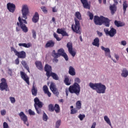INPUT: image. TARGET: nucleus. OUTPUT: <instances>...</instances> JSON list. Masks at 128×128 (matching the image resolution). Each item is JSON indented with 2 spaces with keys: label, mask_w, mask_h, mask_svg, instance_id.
Listing matches in <instances>:
<instances>
[{
  "label": "nucleus",
  "mask_w": 128,
  "mask_h": 128,
  "mask_svg": "<svg viewBox=\"0 0 128 128\" xmlns=\"http://www.w3.org/2000/svg\"><path fill=\"white\" fill-rule=\"evenodd\" d=\"M78 118H80V120H84V118H86V115L84 114H80L78 116Z\"/></svg>",
  "instance_id": "49530a36"
},
{
  "label": "nucleus",
  "mask_w": 128,
  "mask_h": 128,
  "mask_svg": "<svg viewBox=\"0 0 128 128\" xmlns=\"http://www.w3.org/2000/svg\"><path fill=\"white\" fill-rule=\"evenodd\" d=\"M52 56L54 58H58V56H60V55L58 53L56 52L55 50H53L52 52Z\"/></svg>",
  "instance_id": "58836bf2"
},
{
  "label": "nucleus",
  "mask_w": 128,
  "mask_h": 128,
  "mask_svg": "<svg viewBox=\"0 0 128 128\" xmlns=\"http://www.w3.org/2000/svg\"><path fill=\"white\" fill-rule=\"evenodd\" d=\"M96 122H94L92 125L91 128H96Z\"/></svg>",
  "instance_id": "680f3d73"
},
{
  "label": "nucleus",
  "mask_w": 128,
  "mask_h": 128,
  "mask_svg": "<svg viewBox=\"0 0 128 128\" xmlns=\"http://www.w3.org/2000/svg\"><path fill=\"white\" fill-rule=\"evenodd\" d=\"M58 52L60 56H63L64 58L66 60H68V54H66V53L64 52V48H61L58 50Z\"/></svg>",
  "instance_id": "4468645a"
},
{
  "label": "nucleus",
  "mask_w": 128,
  "mask_h": 128,
  "mask_svg": "<svg viewBox=\"0 0 128 128\" xmlns=\"http://www.w3.org/2000/svg\"><path fill=\"white\" fill-rule=\"evenodd\" d=\"M54 110H55L56 114H58V112H60V106L58 104H55Z\"/></svg>",
  "instance_id": "473e14b6"
},
{
  "label": "nucleus",
  "mask_w": 128,
  "mask_h": 128,
  "mask_svg": "<svg viewBox=\"0 0 128 128\" xmlns=\"http://www.w3.org/2000/svg\"><path fill=\"white\" fill-rule=\"evenodd\" d=\"M66 46L68 48L69 54H70L74 58V56H76V52L72 50V43L68 42L66 44Z\"/></svg>",
  "instance_id": "1a4fd4ad"
},
{
  "label": "nucleus",
  "mask_w": 128,
  "mask_h": 128,
  "mask_svg": "<svg viewBox=\"0 0 128 128\" xmlns=\"http://www.w3.org/2000/svg\"><path fill=\"white\" fill-rule=\"evenodd\" d=\"M20 75L22 78L23 79L24 82H26L28 86H30V78H28L26 74L22 71H21L20 72Z\"/></svg>",
  "instance_id": "9b49d317"
},
{
  "label": "nucleus",
  "mask_w": 128,
  "mask_h": 128,
  "mask_svg": "<svg viewBox=\"0 0 128 128\" xmlns=\"http://www.w3.org/2000/svg\"><path fill=\"white\" fill-rule=\"evenodd\" d=\"M76 108L78 109V110L82 108V103L80 102V100H78L76 102Z\"/></svg>",
  "instance_id": "4c0bfd02"
},
{
  "label": "nucleus",
  "mask_w": 128,
  "mask_h": 128,
  "mask_svg": "<svg viewBox=\"0 0 128 128\" xmlns=\"http://www.w3.org/2000/svg\"><path fill=\"white\" fill-rule=\"evenodd\" d=\"M42 90L45 94H47L48 98H50V96H52V94L50 93V90H48V87L46 85H44L43 86Z\"/></svg>",
  "instance_id": "a211bd4d"
},
{
  "label": "nucleus",
  "mask_w": 128,
  "mask_h": 128,
  "mask_svg": "<svg viewBox=\"0 0 128 128\" xmlns=\"http://www.w3.org/2000/svg\"><path fill=\"white\" fill-rule=\"evenodd\" d=\"M121 76L122 78H127L128 76V70L126 68H124L122 70Z\"/></svg>",
  "instance_id": "c85d7f7f"
},
{
  "label": "nucleus",
  "mask_w": 128,
  "mask_h": 128,
  "mask_svg": "<svg viewBox=\"0 0 128 128\" xmlns=\"http://www.w3.org/2000/svg\"><path fill=\"white\" fill-rule=\"evenodd\" d=\"M92 44L94 46H97V48L100 47V38H96L94 40L93 42H92Z\"/></svg>",
  "instance_id": "393cba45"
},
{
  "label": "nucleus",
  "mask_w": 128,
  "mask_h": 128,
  "mask_svg": "<svg viewBox=\"0 0 128 128\" xmlns=\"http://www.w3.org/2000/svg\"><path fill=\"white\" fill-rule=\"evenodd\" d=\"M64 82L66 86H70V78L68 76L64 77Z\"/></svg>",
  "instance_id": "c9c22d12"
},
{
  "label": "nucleus",
  "mask_w": 128,
  "mask_h": 128,
  "mask_svg": "<svg viewBox=\"0 0 128 128\" xmlns=\"http://www.w3.org/2000/svg\"><path fill=\"white\" fill-rule=\"evenodd\" d=\"M78 110H79L78 109L76 108H74L70 110V114H78Z\"/></svg>",
  "instance_id": "79ce46f5"
},
{
  "label": "nucleus",
  "mask_w": 128,
  "mask_h": 128,
  "mask_svg": "<svg viewBox=\"0 0 128 128\" xmlns=\"http://www.w3.org/2000/svg\"><path fill=\"white\" fill-rule=\"evenodd\" d=\"M8 74L12 76V69H8Z\"/></svg>",
  "instance_id": "13d9d810"
},
{
  "label": "nucleus",
  "mask_w": 128,
  "mask_h": 128,
  "mask_svg": "<svg viewBox=\"0 0 128 128\" xmlns=\"http://www.w3.org/2000/svg\"><path fill=\"white\" fill-rule=\"evenodd\" d=\"M104 120L105 122H106V123L110 126H112V122H110V118L106 116H104Z\"/></svg>",
  "instance_id": "f704fd0d"
},
{
  "label": "nucleus",
  "mask_w": 128,
  "mask_h": 128,
  "mask_svg": "<svg viewBox=\"0 0 128 128\" xmlns=\"http://www.w3.org/2000/svg\"><path fill=\"white\" fill-rule=\"evenodd\" d=\"M116 30L114 28L110 27V30L109 31L108 36H110V38H112V37L114 36H116Z\"/></svg>",
  "instance_id": "5701e85b"
},
{
  "label": "nucleus",
  "mask_w": 128,
  "mask_h": 128,
  "mask_svg": "<svg viewBox=\"0 0 128 128\" xmlns=\"http://www.w3.org/2000/svg\"><path fill=\"white\" fill-rule=\"evenodd\" d=\"M31 92L32 96H36V94H38V88L34 86V84H33Z\"/></svg>",
  "instance_id": "bb28decb"
},
{
  "label": "nucleus",
  "mask_w": 128,
  "mask_h": 128,
  "mask_svg": "<svg viewBox=\"0 0 128 128\" xmlns=\"http://www.w3.org/2000/svg\"><path fill=\"white\" fill-rule=\"evenodd\" d=\"M122 6L124 12V14H126V8H128V1H126V0H124Z\"/></svg>",
  "instance_id": "2f4dec72"
},
{
  "label": "nucleus",
  "mask_w": 128,
  "mask_h": 128,
  "mask_svg": "<svg viewBox=\"0 0 128 128\" xmlns=\"http://www.w3.org/2000/svg\"><path fill=\"white\" fill-rule=\"evenodd\" d=\"M53 36H54V38H56V40H57L58 42H60V41L62 40V38H60L58 37V34H56V33L54 32L53 34Z\"/></svg>",
  "instance_id": "a19ab883"
},
{
  "label": "nucleus",
  "mask_w": 128,
  "mask_h": 128,
  "mask_svg": "<svg viewBox=\"0 0 128 128\" xmlns=\"http://www.w3.org/2000/svg\"><path fill=\"white\" fill-rule=\"evenodd\" d=\"M39 20L40 15L38 14V12H36L32 18V22H34V24H36V22H38Z\"/></svg>",
  "instance_id": "412c9836"
},
{
  "label": "nucleus",
  "mask_w": 128,
  "mask_h": 128,
  "mask_svg": "<svg viewBox=\"0 0 128 128\" xmlns=\"http://www.w3.org/2000/svg\"><path fill=\"white\" fill-rule=\"evenodd\" d=\"M68 73L70 74V76H76V70L74 67L70 66L69 68Z\"/></svg>",
  "instance_id": "7c9ffc66"
},
{
  "label": "nucleus",
  "mask_w": 128,
  "mask_h": 128,
  "mask_svg": "<svg viewBox=\"0 0 128 128\" xmlns=\"http://www.w3.org/2000/svg\"><path fill=\"white\" fill-rule=\"evenodd\" d=\"M126 26V24L124 22H120L119 23V28L120 26Z\"/></svg>",
  "instance_id": "4d7b16f0"
},
{
  "label": "nucleus",
  "mask_w": 128,
  "mask_h": 128,
  "mask_svg": "<svg viewBox=\"0 0 128 128\" xmlns=\"http://www.w3.org/2000/svg\"><path fill=\"white\" fill-rule=\"evenodd\" d=\"M68 92H70V88H68V90L66 89V96H68Z\"/></svg>",
  "instance_id": "69168bd1"
},
{
  "label": "nucleus",
  "mask_w": 128,
  "mask_h": 128,
  "mask_svg": "<svg viewBox=\"0 0 128 128\" xmlns=\"http://www.w3.org/2000/svg\"><path fill=\"white\" fill-rule=\"evenodd\" d=\"M50 90L52 91V92L54 94H56V96H58L59 94L58 92V89L56 88V84L54 82H52L50 84Z\"/></svg>",
  "instance_id": "f8f14e48"
},
{
  "label": "nucleus",
  "mask_w": 128,
  "mask_h": 128,
  "mask_svg": "<svg viewBox=\"0 0 128 128\" xmlns=\"http://www.w3.org/2000/svg\"><path fill=\"white\" fill-rule=\"evenodd\" d=\"M114 56H115L116 60H120V56H118V55L116 54H114Z\"/></svg>",
  "instance_id": "774afa93"
},
{
  "label": "nucleus",
  "mask_w": 128,
  "mask_h": 128,
  "mask_svg": "<svg viewBox=\"0 0 128 128\" xmlns=\"http://www.w3.org/2000/svg\"><path fill=\"white\" fill-rule=\"evenodd\" d=\"M11 50L12 52H14V54H15V56H18L19 58H26V53L24 50L18 52L13 47L11 48Z\"/></svg>",
  "instance_id": "423d86ee"
},
{
  "label": "nucleus",
  "mask_w": 128,
  "mask_h": 128,
  "mask_svg": "<svg viewBox=\"0 0 128 128\" xmlns=\"http://www.w3.org/2000/svg\"><path fill=\"white\" fill-rule=\"evenodd\" d=\"M56 44V42L54 40H48L45 44L46 48H54Z\"/></svg>",
  "instance_id": "dca6fc26"
},
{
  "label": "nucleus",
  "mask_w": 128,
  "mask_h": 128,
  "mask_svg": "<svg viewBox=\"0 0 128 128\" xmlns=\"http://www.w3.org/2000/svg\"><path fill=\"white\" fill-rule=\"evenodd\" d=\"M56 32L59 34H62V36H68V34L62 28H58Z\"/></svg>",
  "instance_id": "aec40b11"
},
{
  "label": "nucleus",
  "mask_w": 128,
  "mask_h": 128,
  "mask_svg": "<svg viewBox=\"0 0 128 128\" xmlns=\"http://www.w3.org/2000/svg\"><path fill=\"white\" fill-rule=\"evenodd\" d=\"M1 83H0V90L2 92L6 90V92H8L10 88H8V85L6 82V80L4 78H2L1 80Z\"/></svg>",
  "instance_id": "0eeeda50"
},
{
  "label": "nucleus",
  "mask_w": 128,
  "mask_h": 128,
  "mask_svg": "<svg viewBox=\"0 0 128 128\" xmlns=\"http://www.w3.org/2000/svg\"><path fill=\"white\" fill-rule=\"evenodd\" d=\"M104 32H105L106 36H108L110 31L108 30V28H104Z\"/></svg>",
  "instance_id": "8fccbe9b"
},
{
  "label": "nucleus",
  "mask_w": 128,
  "mask_h": 128,
  "mask_svg": "<svg viewBox=\"0 0 128 128\" xmlns=\"http://www.w3.org/2000/svg\"><path fill=\"white\" fill-rule=\"evenodd\" d=\"M69 92L70 94H75L76 96H80V86L76 82H74L69 87Z\"/></svg>",
  "instance_id": "7ed1b4c3"
},
{
  "label": "nucleus",
  "mask_w": 128,
  "mask_h": 128,
  "mask_svg": "<svg viewBox=\"0 0 128 128\" xmlns=\"http://www.w3.org/2000/svg\"><path fill=\"white\" fill-rule=\"evenodd\" d=\"M7 10H9L10 12L14 13L16 10V4L8 2L6 4Z\"/></svg>",
  "instance_id": "ddd939ff"
},
{
  "label": "nucleus",
  "mask_w": 128,
  "mask_h": 128,
  "mask_svg": "<svg viewBox=\"0 0 128 128\" xmlns=\"http://www.w3.org/2000/svg\"><path fill=\"white\" fill-rule=\"evenodd\" d=\"M44 70L45 72H46V76H50V74L52 72V66L48 65V64H46L45 65Z\"/></svg>",
  "instance_id": "2eb2a0df"
},
{
  "label": "nucleus",
  "mask_w": 128,
  "mask_h": 128,
  "mask_svg": "<svg viewBox=\"0 0 128 128\" xmlns=\"http://www.w3.org/2000/svg\"><path fill=\"white\" fill-rule=\"evenodd\" d=\"M35 64L38 70H43L44 68L42 67V64L40 61H36L35 62Z\"/></svg>",
  "instance_id": "cd10ccee"
},
{
  "label": "nucleus",
  "mask_w": 128,
  "mask_h": 128,
  "mask_svg": "<svg viewBox=\"0 0 128 128\" xmlns=\"http://www.w3.org/2000/svg\"><path fill=\"white\" fill-rule=\"evenodd\" d=\"M75 24H72V30L74 32L78 34H82V30H80V20L78 18H74Z\"/></svg>",
  "instance_id": "20e7f679"
},
{
  "label": "nucleus",
  "mask_w": 128,
  "mask_h": 128,
  "mask_svg": "<svg viewBox=\"0 0 128 128\" xmlns=\"http://www.w3.org/2000/svg\"><path fill=\"white\" fill-rule=\"evenodd\" d=\"M30 10L28 9V6L26 4L23 5L22 9V18L24 19H22L20 16H19L18 18V22H17L16 24L24 32H28V28L26 26V24H28V22L26 20L28 19V12Z\"/></svg>",
  "instance_id": "f257e3e1"
},
{
  "label": "nucleus",
  "mask_w": 128,
  "mask_h": 128,
  "mask_svg": "<svg viewBox=\"0 0 128 128\" xmlns=\"http://www.w3.org/2000/svg\"><path fill=\"white\" fill-rule=\"evenodd\" d=\"M48 108V110L50 112H54V104H49Z\"/></svg>",
  "instance_id": "ea45409f"
},
{
  "label": "nucleus",
  "mask_w": 128,
  "mask_h": 128,
  "mask_svg": "<svg viewBox=\"0 0 128 128\" xmlns=\"http://www.w3.org/2000/svg\"><path fill=\"white\" fill-rule=\"evenodd\" d=\"M18 46H24V48H30V43H28V44L26 43H20L18 44Z\"/></svg>",
  "instance_id": "72a5a7b5"
},
{
  "label": "nucleus",
  "mask_w": 128,
  "mask_h": 128,
  "mask_svg": "<svg viewBox=\"0 0 128 128\" xmlns=\"http://www.w3.org/2000/svg\"><path fill=\"white\" fill-rule=\"evenodd\" d=\"M110 10L112 14H114L116 12V5L113 4L112 5L110 6Z\"/></svg>",
  "instance_id": "a878e982"
},
{
  "label": "nucleus",
  "mask_w": 128,
  "mask_h": 128,
  "mask_svg": "<svg viewBox=\"0 0 128 128\" xmlns=\"http://www.w3.org/2000/svg\"><path fill=\"white\" fill-rule=\"evenodd\" d=\"M114 4H115L118 6V0H113Z\"/></svg>",
  "instance_id": "0e129e2a"
},
{
  "label": "nucleus",
  "mask_w": 128,
  "mask_h": 128,
  "mask_svg": "<svg viewBox=\"0 0 128 128\" xmlns=\"http://www.w3.org/2000/svg\"><path fill=\"white\" fill-rule=\"evenodd\" d=\"M101 49L102 50H104L106 56H108V58H112V56H110V50L109 49V48H104V46H102Z\"/></svg>",
  "instance_id": "f3484780"
},
{
  "label": "nucleus",
  "mask_w": 128,
  "mask_h": 128,
  "mask_svg": "<svg viewBox=\"0 0 128 128\" xmlns=\"http://www.w3.org/2000/svg\"><path fill=\"white\" fill-rule=\"evenodd\" d=\"M110 20L108 18L103 17L102 24H104L105 26L108 28L110 26Z\"/></svg>",
  "instance_id": "b1692460"
},
{
  "label": "nucleus",
  "mask_w": 128,
  "mask_h": 128,
  "mask_svg": "<svg viewBox=\"0 0 128 128\" xmlns=\"http://www.w3.org/2000/svg\"><path fill=\"white\" fill-rule=\"evenodd\" d=\"M97 34H98V36H102V32H100L98 31Z\"/></svg>",
  "instance_id": "338daca9"
},
{
  "label": "nucleus",
  "mask_w": 128,
  "mask_h": 128,
  "mask_svg": "<svg viewBox=\"0 0 128 128\" xmlns=\"http://www.w3.org/2000/svg\"><path fill=\"white\" fill-rule=\"evenodd\" d=\"M8 124L6 122H4L3 124V128H9Z\"/></svg>",
  "instance_id": "5fc2aeb1"
},
{
  "label": "nucleus",
  "mask_w": 128,
  "mask_h": 128,
  "mask_svg": "<svg viewBox=\"0 0 128 128\" xmlns=\"http://www.w3.org/2000/svg\"><path fill=\"white\" fill-rule=\"evenodd\" d=\"M28 114L30 116H35L36 113H34V112L32 111V110L29 109L28 110Z\"/></svg>",
  "instance_id": "de8ad7c7"
},
{
  "label": "nucleus",
  "mask_w": 128,
  "mask_h": 128,
  "mask_svg": "<svg viewBox=\"0 0 128 128\" xmlns=\"http://www.w3.org/2000/svg\"><path fill=\"white\" fill-rule=\"evenodd\" d=\"M104 19V16H101L100 17H98V16H94V22L98 26H102V20Z\"/></svg>",
  "instance_id": "6e6552de"
},
{
  "label": "nucleus",
  "mask_w": 128,
  "mask_h": 128,
  "mask_svg": "<svg viewBox=\"0 0 128 128\" xmlns=\"http://www.w3.org/2000/svg\"><path fill=\"white\" fill-rule=\"evenodd\" d=\"M89 86L91 88L96 90L98 94H105L106 87L102 83H90Z\"/></svg>",
  "instance_id": "f03ea898"
},
{
  "label": "nucleus",
  "mask_w": 128,
  "mask_h": 128,
  "mask_svg": "<svg viewBox=\"0 0 128 128\" xmlns=\"http://www.w3.org/2000/svg\"><path fill=\"white\" fill-rule=\"evenodd\" d=\"M41 9L42 10L43 12H44V14H46V12H48V10H46V6H42Z\"/></svg>",
  "instance_id": "3c124183"
},
{
  "label": "nucleus",
  "mask_w": 128,
  "mask_h": 128,
  "mask_svg": "<svg viewBox=\"0 0 128 128\" xmlns=\"http://www.w3.org/2000/svg\"><path fill=\"white\" fill-rule=\"evenodd\" d=\"M121 44H122V46H126V40L122 41Z\"/></svg>",
  "instance_id": "e2e57ef3"
},
{
  "label": "nucleus",
  "mask_w": 128,
  "mask_h": 128,
  "mask_svg": "<svg viewBox=\"0 0 128 128\" xmlns=\"http://www.w3.org/2000/svg\"><path fill=\"white\" fill-rule=\"evenodd\" d=\"M19 116H20L21 120L24 122V124H26L27 126H28V116L24 114V113L22 112H21L19 114Z\"/></svg>",
  "instance_id": "9d476101"
},
{
  "label": "nucleus",
  "mask_w": 128,
  "mask_h": 128,
  "mask_svg": "<svg viewBox=\"0 0 128 128\" xmlns=\"http://www.w3.org/2000/svg\"><path fill=\"white\" fill-rule=\"evenodd\" d=\"M10 100L12 102V104H14L16 102V98L14 97H10Z\"/></svg>",
  "instance_id": "09e8293b"
},
{
  "label": "nucleus",
  "mask_w": 128,
  "mask_h": 128,
  "mask_svg": "<svg viewBox=\"0 0 128 128\" xmlns=\"http://www.w3.org/2000/svg\"><path fill=\"white\" fill-rule=\"evenodd\" d=\"M32 38H33L36 40V30H32Z\"/></svg>",
  "instance_id": "c03bdc74"
},
{
  "label": "nucleus",
  "mask_w": 128,
  "mask_h": 128,
  "mask_svg": "<svg viewBox=\"0 0 128 128\" xmlns=\"http://www.w3.org/2000/svg\"><path fill=\"white\" fill-rule=\"evenodd\" d=\"M0 112H1L2 116H4L6 114V110H2L0 111Z\"/></svg>",
  "instance_id": "bf43d9fd"
},
{
  "label": "nucleus",
  "mask_w": 128,
  "mask_h": 128,
  "mask_svg": "<svg viewBox=\"0 0 128 128\" xmlns=\"http://www.w3.org/2000/svg\"><path fill=\"white\" fill-rule=\"evenodd\" d=\"M50 76H52V78L53 80H60V78H58V74L54 72H51L49 76H47V78H50Z\"/></svg>",
  "instance_id": "4be33fe9"
},
{
  "label": "nucleus",
  "mask_w": 128,
  "mask_h": 128,
  "mask_svg": "<svg viewBox=\"0 0 128 128\" xmlns=\"http://www.w3.org/2000/svg\"><path fill=\"white\" fill-rule=\"evenodd\" d=\"M21 64L23 66L24 68H26V70L28 72H30V67H28V65L26 62L24 60H22L21 62Z\"/></svg>",
  "instance_id": "c756f323"
},
{
  "label": "nucleus",
  "mask_w": 128,
  "mask_h": 128,
  "mask_svg": "<svg viewBox=\"0 0 128 128\" xmlns=\"http://www.w3.org/2000/svg\"><path fill=\"white\" fill-rule=\"evenodd\" d=\"M120 22V21H118V20H116L114 22V24L115 26H117V28H119Z\"/></svg>",
  "instance_id": "6e6d98bb"
},
{
  "label": "nucleus",
  "mask_w": 128,
  "mask_h": 128,
  "mask_svg": "<svg viewBox=\"0 0 128 128\" xmlns=\"http://www.w3.org/2000/svg\"><path fill=\"white\" fill-rule=\"evenodd\" d=\"M42 118H43V120H44L45 122H46L48 120V116L45 112L43 114Z\"/></svg>",
  "instance_id": "a18cd8bd"
},
{
  "label": "nucleus",
  "mask_w": 128,
  "mask_h": 128,
  "mask_svg": "<svg viewBox=\"0 0 128 128\" xmlns=\"http://www.w3.org/2000/svg\"><path fill=\"white\" fill-rule=\"evenodd\" d=\"M80 2L84 8H86L87 10L90 9V5L88 4V0H80Z\"/></svg>",
  "instance_id": "6ab92c4d"
},
{
  "label": "nucleus",
  "mask_w": 128,
  "mask_h": 128,
  "mask_svg": "<svg viewBox=\"0 0 128 128\" xmlns=\"http://www.w3.org/2000/svg\"><path fill=\"white\" fill-rule=\"evenodd\" d=\"M89 17L90 20H94V14L90 12H89Z\"/></svg>",
  "instance_id": "864d4df0"
},
{
  "label": "nucleus",
  "mask_w": 128,
  "mask_h": 128,
  "mask_svg": "<svg viewBox=\"0 0 128 128\" xmlns=\"http://www.w3.org/2000/svg\"><path fill=\"white\" fill-rule=\"evenodd\" d=\"M16 64H20V58L18 57V58L15 60Z\"/></svg>",
  "instance_id": "052dcab7"
},
{
  "label": "nucleus",
  "mask_w": 128,
  "mask_h": 128,
  "mask_svg": "<svg viewBox=\"0 0 128 128\" xmlns=\"http://www.w3.org/2000/svg\"><path fill=\"white\" fill-rule=\"evenodd\" d=\"M74 82H76V84H79L80 82V79L78 78H76L74 79Z\"/></svg>",
  "instance_id": "603ef678"
},
{
  "label": "nucleus",
  "mask_w": 128,
  "mask_h": 128,
  "mask_svg": "<svg viewBox=\"0 0 128 128\" xmlns=\"http://www.w3.org/2000/svg\"><path fill=\"white\" fill-rule=\"evenodd\" d=\"M75 16L76 18H78V20H82V14L79 12H76Z\"/></svg>",
  "instance_id": "e433bc0d"
},
{
  "label": "nucleus",
  "mask_w": 128,
  "mask_h": 128,
  "mask_svg": "<svg viewBox=\"0 0 128 128\" xmlns=\"http://www.w3.org/2000/svg\"><path fill=\"white\" fill-rule=\"evenodd\" d=\"M62 124V120H58L56 123V128H59Z\"/></svg>",
  "instance_id": "37998d69"
},
{
  "label": "nucleus",
  "mask_w": 128,
  "mask_h": 128,
  "mask_svg": "<svg viewBox=\"0 0 128 128\" xmlns=\"http://www.w3.org/2000/svg\"><path fill=\"white\" fill-rule=\"evenodd\" d=\"M34 106L36 110L37 114H40V110H38V108H42L44 106V103L40 102L38 97H36L35 98H34Z\"/></svg>",
  "instance_id": "39448f33"
}]
</instances>
